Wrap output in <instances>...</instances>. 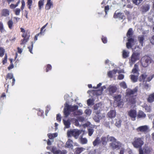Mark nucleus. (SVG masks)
Wrapping results in <instances>:
<instances>
[{
  "mask_svg": "<svg viewBox=\"0 0 154 154\" xmlns=\"http://www.w3.org/2000/svg\"><path fill=\"white\" fill-rule=\"evenodd\" d=\"M9 15V11L7 9H4L2 11V15L5 17L8 16Z\"/></svg>",
  "mask_w": 154,
  "mask_h": 154,
  "instance_id": "412c9836",
  "label": "nucleus"
},
{
  "mask_svg": "<svg viewBox=\"0 0 154 154\" xmlns=\"http://www.w3.org/2000/svg\"><path fill=\"white\" fill-rule=\"evenodd\" d=\"M146 115L142 111H140L137 114V118L144 119L145 118Z\"/></svg>",
  "mask_w": 154,
  "mask_h": 154,
  "instance_id": "aec40b11",
  "label": "nucleus"
},
{
  "mask_svg": "<svg viewBox=\"0 0 154 154\" xmlns=\"http://www.w3.org/2000/svg\"><path fill=\"white\" fill-rule=\"evenodd\" d=\"M94 131V130L93 128H89L88 130V133L89 136H91Z\"/></svg>",
  "mask_w": 154,
  "mask_h": 154,
  "instance_id": "f704fd0d",
  "label": "nucleus"
},
{
  "mask_svg": "<svg viewBox=\"0 0 154 154\" xmlns=\"http://www.w3.org/2000/svg\"><path fill=\"white\" fill-rule=\"evenodd\" d=\"M57 120L59 122H60L61 121V117L60 114H58L57 115Z\"/></svg>",
  "mask_w": 154,
  "mask_h": 154,
  "instance_id": "864d4df0",
  "label": "nucleus"
},
{
  "mask_svg": "<svg viewBox=\"0 0 154 154\" xmlns=\"http://www.w3.org/2000/svg\"><path fill=\"white\" fill-rule=\"evenodd\" d=\"M101 104L100 103L96 104L94 106V110H97V111H98L99 112H100V111L101 110Z\"/></svg>",
  "mask_w": 154,
  "mask_h": 154,
  "instance_id": "6ab92c4d",
  "label": "nucleus"
},
{
  "mask_svg": "<svg viewBox=\"0 0 154 154\" xmlns=\"http://www.w3.org/2000/svg\"><path fill=\"white\" fill-rule=\"evenodd\" d=\"M132 144L136 148H140L144 144V139L142 137H135L134 138Z\"/></svg>",
  "mask_w": 154,
  "mask_h": 154,
  "instance_id": "7ed1b4c3",
  "label": "nucleus"
},
{
  "mask_svg": "<svg viewBox=\"0 0 154 154\" xmlns=\"http://www.w3.org/2000/svg\"><path fill=\"white\" fill-rule=\"evenodd\" d=\"M85 149L83 147L77 148H76V152L77 153L79 154L83 151Z\"/></svg>",
  "mask_w": 154,
  "mask_h": 154,
  "instance_id": "e433bc0d",
  "label": "nucleus"
},
{
  "mask_svg": "<svg viewBox=\"0 0 154 154\" xmlns=\"http://www.w3.org/2000/svg\"><path fill=\"white\" fill-rule=\"evenodd\" d=\"M29 37H27L21 40V45L25 44L28 41L29 39Z\"/></svg>",
  "mask_w": 154,
  "mask_h": 154,
  "instance_id": "58836bf2",
  "label": "nucleus"
},
{
  "mask_svg": "<svg viewBox=\"0 0 154 154\" xmlns=\"http://www.w3.org/2000/svg\"><path fill=\"white\" fill-rule=\"evenodd\" d=\"M121 122L122 121L121 120L119 119H116L115 125L116 127L119 128L121 126Z\"/></svg>",
  "mask_w": 154,
  "mask_h": 154,
  "instance_id": "c756f323",
  "label": "nucleus"
},
{
  "mask_svg": "<svg viewBox=\"0 0 154 154\" xmlns=\"http://www.w3.org/2000/svg\"><path fill=\"white\" fill-rule=\"evenodd\" d=\"M121 87H122L124 89L126 88H127V86L125 82H122L120 84Z\"/></svg>",
  "mask_w": 154,
  "mask_h": 154,
  "instance_id": "37998d69",
  "label": "nucleus"
},
{
  "mask_svg": "<svg viewBox=\"0 0 154 154\" xmlns=\"http://www.w3.org/2000/svg\"><path fill=\"white\" fill-rule=\"evenodd\" d=\"M101 39H102V40L103 42L104 43H107V40L106 39V37H104V36H103L102 37Z\"/></svg>",
  "mask_w": 154,
  "mask_h": 154,
  "instance_id": "4d7b16f0",
  "label": "nucleus"
},
{
  "mask_svg": "<svg viewBox=\"0 0 154 154\" xmlns=\"http://www.w3.org/2000/svg\"><path fill=\"white\" fill-rule=\"evenodd\" d=\"M129 53L127 52L126 51L124 50L123 51L122 55L123 58H126L128 57Z\"/></svg>",
  "mask_w": 154,
  "mask_h": 154,
  "instance_id": "ea45409f",
  "label": "nucleus"
},
{
  "mask_svg": "<svg viewBox=\"0 0 154 154\" xmlns=\"http://www.w3.org/2000/svg\"><path fill=\"white\" fill-rule=\"evenodd\" d=\"M51 1V0H47V3L45 6L46 9L49 10L50 9L51 6L52 5V3Z\"/></svg>",
  "mask_w": 154,
  "mask_h": 154,
  "instance_id": "a878e982",
  "label": "nucleus"
},
{
  "mask_svg": "<svg viewBox=\"0 0 154 154\" xmlns=\"http://www.w3.org/2000/svg\"><path fill=\"white\" fill-rule=\"evenodd\" d=\"M144 151L146 154L149 153L150 152V149L148 147H145L143 150L140 148L139 149V154H144Z\"/></svg>",
  "mask_w": 154,
  "mask_h": 154,
  "instance_id": "ddd939ff",
  "label": "nucleus"
},
{
  "mask_svg": "<svg viewBox=\"0 0 154 154\" xmlns=\"http://www.w3.org/2000/svg\"><path fill=\"white\" fill-rule=\"evenodd\" d=\"M108 76L110 78L112 77V71H109L107 73Z\"/></svg>",
  "mask_w": 154,
  "mask_h": 154,
  "instance_id": "5fc2aeb1",
  "label": "nucleus"
},
{
  "mask_svg": "<svg viewBox=\"0 0 154 154\" xmlns=\"http://www.w3.org/2000/svg\"><path fill=\"white\" fill-rule=\"evenodd\" d=\"M107 138L103 136L101 138V142L103 145H106L107 143Z\"/></svg>",
  "mask_w": 154,
  "mask_h": 154,
  "instance_id": "cd10ccee",
  "label": "nucleus"
},
{
  "mask_svg": "<svg viewBox=\"0 0 154 154\" xmlns=\"http://www.w3.org/2000/svg\"><path fill=\"white\" fill-rule=\"evenodd\" d=\"M25 2L23 0L22 2V6L21 7V9L22 10H23V9L25 6Z\"/></svg>",
  "mask_w": 154,
  "mask_h": 154,
  "instance_id": "680f3d73",
  "label": "nucleus"
},
{
  "mask_svg": "<svg viewBox=\"0 0 154 154\" xmlns=\"http://www.w3.org/2000/svg\"><path fill=\"white\" fill-rule=\"evenodd\" d=\"M139 75H130L131 79L133 82H136L137 81L138 77Z\"/></svg>",
  "mask_w": 154,
  "mask_h": 154,
  "instance_id": "393cba45",
  "label": "nucleus"
},
{
  "mask_svg": "<svg viewBox=\"0 0 154 154\" xmlns=\"http://www.w3.org/2000/svg\"><path fill=\"white\" fill-rule=\"evenodd\" d=\"M145 62L147 64L145 65L144 66L146 67L148 65V64L150 63L151 62L150 58L149 57H144Z\"/></svg>",
  "mask_w": 154,
  "mask_h": 154,
  "instance_id": "72a5a7b5",
  "label": "nucleus"
},
{
  "mask_svg": "<svg viewBox=\"0 0 154 154\" xmlns=\"http://www.w3.org/2000/svg\"><path fill=\"white\" fill-rule=\"evenodd\" d=\"M20 12V8H17L15 11V14L17 15H19Z\"/></svg>",
  "mask_w": 154,
  "mask_h": 154,
  "instance_id": "3c124183",
  "label": "nucleus"
},
{
  "mask_svg": "<svg viewBox=\"0 0 154 154\" xmlns=\"http://www.w3.org/2000/svg\"><path fill=\"white\" fill-rule=\"evenodd\" d=\"M87 104L88 106L93 105V101L90 99L87 100Z\"/></svg>",
  "mask_w": 154,
  "mask_h": 154,
  "instance_id": "de8ad7c7",
  "label": "nucleus"
},
{
  "mask_svg": "<svg viewBox=\"0 0 154 154\" xmlns=\"http://www.w3.org/2000/svg\"><path fill=\"white\" fill-rule=\"evenodd\" d=\"M51 69V66L50 64H48L47 65V67L46 69V72H48V69Z\"/></svg>",
  "mask_w": 154,
  "mask_h": 154,
  "instance_id": "69168bd1",
  "label": "nucleus"
},
{
  "mask_svg": "<svg viewBox=\"0 0 154 154\" xmlns=\"http://www.w3.org/2000/svg\"><path fill=\"white\" fill-rule=\"evenodd\" d=\"M63 121L65 127L66 128H69L70 123L69 121V120L65 121L64 120H63Z\"/></svg>",
  "mask_w": 154,
  "mask_h": 154,
  "instance_id": "473e14b6",
  "label": "nucleus"
},
{
  "mask_svg": "<svg viewBox=\"0 0 154 154\" xmlns=\"http://www.w3.org/2000/svg\"><path fill=\"white\" fill-rule=\"evenodd\" d=\"M51 151L54 154H58L59 153H60V150H57V149L56 147L55 146L52 147Z\"/></svg>",
  "mask_w": 154,
  "mask_h": 154,
  "instance_id": "bb28decb",
  "label": "nucleus"
},
{
  "mask_svg": "<svg viewBox=\"0 0 154 154\" xmlns=\"http://www.w3.org/2000/svg\"><path fill=\"white\" fill-rule=\"evenodd\" d=\"M143 0H132V1L133 3L136 5H139Z\"/></svg>",
  "mask_w": 154,
  "mask_h": 154,
  "instance_id": "a19ab883",
  "label": "nucleus"
},
{
  "mask_svg": "<svg viewBox=\"0 0 154 154\" xmlns=\"http://www.w3.org/2000/svg\"><path fill=\"white\" fill-rule=\"evenodd\" d=\"M80 140L81 143L82 144H85L87 143L88 140L86 138H83L81 137H80Z\"/></svg>",
  "mask_w": 154,
  "mask_h": 154,
  "instance_id": "7c9ffc66",
  "label": "nucleus"
},
{
  "mask_svg": "<svg viewBox=\"0 0 154 154\" xmlns=\"http://www.w3.org/2000/svg\"><path fill=\"white\" fill-rule=\"evenodd\" d=\"M148 101L151 103L154 101V93L149 95L147 99Z\"/></svg>",
  "mask_w": 154,
  "mask_h": 154,
  "instance_id": "5701e85b",
  "label": "nucleus"
},
{
  "mask_svg": "<svg viewBox=\"0 0 154 154\" xmlns=\"http://www.w3.org/2000/svg\"><path fill=\"white\" fill-rule=\"evenodd\" d=\"M60 153H59L57 154H66L67 153L66 151L65 150H63L62 151L60 150Z\"/></svg>",
  "mask_w": 154,
  "mask_h": 154,
  "instance_id": "774afa93",
  "label": "nucleus"
},
{
  "mask_svg": "<svg viewBox=\"0 0 154 154\" xmlns=\"http://www.w3.org/2000/svg\"><path fill=\"white\" fill-rule=\"evenodd\" d=\"M107 115L110 118H114L116 115V111L115 110H111L108 112Z\"/></svg>",
  "mask_w": 154,
  "mask_h": 154,
  "instance_id": "dca6fc26",
  "label": "nucleus"
},
{
  "mask_svg": "<svg viewBox=\"0 0 154 154\" xmlns=\"http://www.w3.org/2000/svg\"><path fill=\"white\" fill-rule=\"evenodd\" d=\"M121 97V96L120 95H118L115 97V102H116V103H117L118 106L121 108L123 106V102L122 101H120Z\"/></svg>",
  "mask_w": 154,
  "mask_h": 154,
  "instance_id": "0eeeda50",
  "label": "nucleus"
},
{
  "mask_svg": "<svg viewBox=\"0 0 154 154\" xmlns=\"http://www.w3.org/2000/svg\"><path fill=\"white\" fill-rule=\"evenodd\" d=\"M128 42L126 43V46L129 49L132 47L131 44L134 43V39L132 38H128Z\"/></svg>",
  "mask_w": 154,
  "mask_h": 154,
  "instance_id": "4468645a",
  "label": "nucleus"
},
{
  "mask_svg": "<svg viewBox=\"0 0 154 154\" xmlns=\"http://www.w3.org/2000/svg\"><path fill=\"white\" fill-rule=\"evenodd\" d=\"M148 129V128L147 126L144 125L141 126L139 127L137 130L138 131H140L141 132H145Z\"/></svg>",
  "mask_w": 154,
  "mask_h": 154,
  "instance_id": "f3484780",
  "label": "nucleus"
},
{
  "mask_svg": "<svg viewBox=\"0 0 154 154\" xmlns=\"http://www.w3.org/2000/svg\"><path fill=\"white\" fill-rule=\"evenodd\" d=\"M7 54H6L5 55V57L4 58V59L3 60V64H5L7 62Z\"/></svg>",
  "mask_w": 154,
  "mask_h": 154,
  "instance_id": "052dcab7",
  "label": "nucleus"
},
{
  "mask_svg": "<svg viewBox=\"0 0 154 154\" xmlns=\"http://www.w3.org/2000/svg\"><path fill=\"white\" fill-rule=\"evenodd\" d=\"M109 9V5H107L105 7V12L106 14H107V13Z\"/></svg>",
  "mask_w": 154,
  "mask_h": 154,
  "instance_id": "bf43d9fd",
  "label": "nucleus"
},
{
  "mask_svg": "<svg viewBox=\"0 0 154 154\" xmlns=\"http://www.w3.org/2000/svg\"><path fill=\"white\" fill-rule=\"evenodd\" d=\"M138 89V87L137 86L133 90L128 89L126 90V97H128L127 100L131 104H134L135 103L136 96L134 95L137 93Z\"/></svg>",
  "mask_w": 154,
  "mask_h": 154,
  "instance_id": "f03ea898",
  "label": "nucleus"
},
{
  "mask_svg": "<svg viewBox=\"0 0 154 154\" xmlns=\"http://www.w3.org/2000/svg\"><path fill=\"white\" fill-rule=\"evenodd\" d=\"M103 124L106 127L110 128L109 122L104 121L103 122Z\"/></svg>",
  "mask_w": 154,
  "mask_h": 154,
  "instance_id": "49530a36",
  "label": "nucleus"
},
{
  "mask_svg": "<svg viewBox=\"0 0 154 154\" xmlns=\"http://www.w3.org/2000/svg\"><path fill=\"white\" fill-rule=\"evenodd\" d=\"M100 143V139L99 137H97L95 140L93 142V144L94 146H96L99 144Z\"/></svg>",
  "mask_w": 154,
  "mask_h": 154,
  "instance_id": "b1692460",
  "label": "nucleus"
},
{
  "mask_svg": "<svg viewBox=\"0 0 154 154\" xmlns=\"http://www.w3.org/2000/svg\"><path fill=\"white\" fill-rule=\"evenodd\" d=\"M107 90L109 91V94L112 95L116 91L117 88L115 86L110 85L108 88Z\"/></svg>",
  "mask_w": 154,
  "mask_h": 154,
  "instance_id": "9d476101",
  "label": "nucleus"
},
{
  "mask_svg": "<svg viewBox=\"0 0 154 154\" xmlns=\"http://www.w3.org/2000/svg\"><path fill=\"white\" fill-rule=\"evenodd\" d=\"M128 115L133 121H134L136 119L137 115L136 111L134 110H131L128 112Z\"/></svg>",
  "mask_w": 154,
  "mask_h": 154,
  "instance_id": "6e6552de",
  "label": "nucleus"
},
{
  "mask_svg": "<svg viewBox=\"0 0 154 154\" xmlns=\"http://www.w3.org/2000/svg\"><path fill=\"white\" fill-rule=\"evenodd\" d=\"M81 133V131L74 129L70 131H68L67 132V136L68 138L73 136L75 139H77Z\"/></svg>",
  "mask_w": 154,
  "mask_h": 154,
  "instance_id": "20e7f679",
  "label": "nucleus"
},
{
  "mask_svg": "<svg viewBox=\"0 0 154 154\" xmlns=\"http://www.w3.org/2000/svg\"><path fill=\"white\" fill-rule=\"evenodd\" d=\"M124 75L120 74H119L118 77V79L119 80H122L124 79Z\"/></svg>",
  "mask_w": 154,
  "mask_h": 154,
  "instance_id": "603ef678",
  "label": "nucleus"
},
{
  "mask_svg": "<svg viewBox=\"0 0 154 154\" xmlns=\"http://www.w3.org/2000/svg\"><path fill=\"white\" fill-rule=\"evenodd\" d=\"M50 109V106H47V109L45 110V115L46 116H47V114L48 113Z\"/></svg>",
  "mask_w": 154,
  "mask_h": 154,
  "instance_id": "13d9d810",
  "label": "nucleus"
},
{
  "mask_svg": "<svg viewBox=\"0 0 154 154\" xmlns=\"http://www.w3.org/2000/svg\"><path fill=\"white\" fill-rule=\"evenodd\" d=\"M85 125L87 127H89L90 128H94L95 127V125H93L91 124L89 122H87L85 124Z\"/></svg>",
  "mask_w": 154,
  "mask_h": 154,
  "instance_id": "4c0bfd02",
  "label": "nucleus"
},
{
  "mask_svg": "<svg viewBox=\"0 0 154 154\" xmlns=\"http://www.w3.org/2000/svg\"><path fill=\"white\" fill-rule=\"evenodd\" d=\"M96 115L93 117L94 120L96 122H99L100 121L101 119L103 116L98 111L95 112Z\"/></svg>",
  "mask_w": 154,
  "mask_h": 154,
  "instance_id": "423d86ee",
  "label": "nucleus"
},
{
  "mask_svg": "<svg viewBox=\"0 0 154 154\" xmlns=\"http://www.w3.org/2000/svg\"><path fill=\"white\" fill-rule=\"evenodd\" d=\"M107 140L108 141H110L112 142H114L116 141V139L113 137H109L108 135L107 137Z\"/></svg>",
  "mask_w": 154,
  "mask_h": 154,
  "instance_id": "c9c22d12",
  "label": "nucleus"
},
{
  "mask_svg": "<svg viewBox=\"0 0 154 154\" xmlns=\"http://www.w3.org/2000/svg\"><path fill=\"white\" fill-rule=\"evenodd\" d=\"M5 50L2 48L0 47V57H2L4 55Z\"/></svg>",
  "mask_w": 154,
  "mask_h": 154,
  "instance_id": "a18cd8bd",
  "label": "nucleus"
},
{
  "mask_svg": "<svg viewBox=\"0 0 154 154\" xmlns=\"http://www.w3.org/2000/svg\"><path fill=\"white\" fill-rule=\"evenodd\" d=\"M114 17L115 18H119L121 19H125V17L122 13L117 12L116 11L114 15Z\"/></svg>",
  "mask_w": 154,
  "mask_h": 154,
  "instance_id": "9b49d317",
  "label": "nucleus"
},
{
  "mask_svg": "<svg viewBox=\"0 0 154 154\" xmlns=\"http://www.w3.org/2000/svg\"><path fill=\"white\" fill-rule=\"evenodd\" d=\"M133 34L132 29L130 28L128 31L127 34V35L128 38H129L132 36Z\"/></svg>",
  "mask_w": 154,
  "mask_h": 154,
  "instance_id": "2f4dec72",
  "label": "nucleus"
},
{
  "mask_svg": "<svg viewBox=\"0 0 154 154\" xmlns=\"http://www.w3.org/2000/svg\"><path fill=\"white\" fill-rule=\"evenodd\" d=\"M32 0H28L27 3L28 4V5L29 6L28 8L30 9H31V6L32 5Z\"/></svg>",
  "mask_w": 154,
  "mask_h": 154,
  "instance_id": "8fccbe9b",
  "label": "nucleus"
},
{
  "mask_svg": "<svg viewBox=\"0 0 154 154\" xmlns=\"http://www.w3.org/2000/svg\"><path fill=\"white\" fill-rule=\"evenodd\" d=\"M33 42H32V45H31V47L30 46V47H28V48L29 49V51L32 54V49L33 48Z\"/></svg>",
  "mask_w": 154,
  "mask_h": 154,
  "instance_id": "6e6d98bb",
  "label": "nucleus"
},
{
  "mask_svg": "<svg viewBox=\"0 0 154 154\" xmlns=\"http://www.w3.org/2000/svg\"><path fill=\"white\" fill-rule=\"evenodd\" d=\"M64 105V113L65 117L68 116L70 112H73L74 116H80L83 114V111L81 109L76 110L78 108V106L77 105H69L66 102Z\"/></svg>",
  "mask_w": 154,
  "mask_h": 154,
  "instance_id": "f257e3e1",
  "label": "nucleus"
},
{
  "mask_svg": "<svg viewBox=\"0 0 154 154\" xmlns=\"http://www.w3.org/2000/svg\"><path fill=\"white\" fill-rule=\"evenodd\" d=\"M8 25L9 28L10 29H12L14 23L13 21L11 20H10L7 23Z\"/></svg>",
  "mask_w": 154,
  "mask_h": 154,
  "instance_id": "c85d7f7f",
  "label": "nucleus"
},
{
  "mask_svg": "<svg viewBox=\"0 0 154 154\" xmlns=\"http://www.w3.org/2000/svg\"><path fill=\"white\" fill-rule=\"evenodd\" d=\"M150 41L152 44H154V35L152 36L150 39Z\"/></svg>",
  "mask_w": 154,
  "mask_h": 154,
  "instance_id": "338daca9",
  "label": "nucleus"
},
{
  "mask_svg": "<svg viewBox=\"0 0 154 154\" xmlns=\"http://www.w3.org/2000/svg\"><path fill=\"white\" fill-rule=\"evenodd\" d=\"M38 4L39 8L40 9L41 8L42 6H43V2L42 0H40L39 1Z\"/></svg>",
  "mask_w": 154,
  "mask_h": 154,
  "instance_id": "09e8293b",
  "label": "nucleus"
},
{
  "mask_svg": "<svg viewBox=\"0 0 154 154\" xmlns=\"http://www.w3.org/2000/svg\"><path fill=\"white\" fill-rule=\"evenodd\" d=\"M147 77V75L146 74H143L141 75V78L140 79V81H144V79L146 78Z\"/></svg>",
  "mask_w": 154,
  "mask_h": 154,
  "instance_id": "c03bdc74",
  "label": "nucleus"
},
{
  "mask_svg": "<svg viewBox=\"0 0 154 154\" xmlns=\"http://www.w3.org/2000/svg\"><path fill=\"white\" fill-rule=\"evenodd\" d=\"M150 8L149 5L146 4L143 6L142 7V12L145 13L149 11Z\"/></svg>",
  "mask_w": 154,
  "mask_h": 154,
  "instance_id": "a211bd4d",
  "label": "nucleus"
},
{
  "mask_svg": "<svg viewBox=\"0 0 154 154\" xmlns=\"http://www.w3.org/2000/svg\"><path fill=\"white\" fill-rule=\"evenodd\" d=\"M138 40L139 43L141 44L142 46H143V41L144 40V37L143 35H139L138 37Z\"/></svg>",
  "mask_w": 154,
  "mask_h": 154,
  "instance_id": "4be33fe9",
  "label": "nucleus"
},
{
  "mask_svg": "<svg viewBox=\"0 0 154 154\" xmlns=\"http://www.w3.org/2000/svg\"><path fill=\"white\" fill-rule=\"evenodd\" d=\"M111 148L113 149H118L121 146V143L119 141H116L111 143L109 144Z\"/></svg>",
  "mask_w": 154,
  "mask_h": 154,
  "instance_id": "39448f33",
  "label": "nucleus"
},
{
  "mask_svg": "<svg viewBox=\"0 0 154 154\" xmlns=\"http://www.w3.org/2000/svg\"><path fill=\"white\" fill-rule=\"evenodd\" d=\"M73 143L72 140L69 139L66 143V147L72 149L73 147Z\"/></svg>",
  "mask_w": 154,
  "mask_h": 154,
  "instance_id": "2eb2a0df",
  "label": "nucleus"
},
{
  "mask_svg": "<svg viewBox=\"0 0 154 154\" xmlns=\"http://www.w3.org/2000/svg\"><path fill=\"white\" fill-rule=\"evenodd\" d=\"M13 75L11 73H9L7 75V78L11 79L13 78Z\"/></svg>",
  "mask_w": 154,
  "mask_h": 154,
  "instance_id": "e2e57ef3",
  "label": "nucleus"
},
{
  "mask_svg": "<svg viewBox=\"0 0 154 154\" xmlns=\"http://www.w3.org/2000/svg\"><path fill=\"white\" fill-rule=\"evenodd\" d=\"M92 112L91 110L89 109H87L85 111V113L87 115H90Z\"/></svg>",
  "mask_w": 154,
  "mask_h": 154,
  "instance_id": "79ce46f5",
  "label": "nucleus"
},
{
  "mask_svg": "<svg viewBox=\"0 0 154 154\" xmlns=\"http://www.w3.org/2000/svg\"><path fill=\"white\" fill-rule=\"evenodd\" d=\"M132 73L135 75H139L138 72V66L137 64L134 65V67L132 70Z\"/></svg>",
  "mask_w": 154,
  "mask_h": 154,
  "instance_id": "f8f14e48",
  "label": "nucleus"
},
{
  "mask_svg": "<svg viewBox=\"0 0 154 154\" xmlns=\"http://www.w3.org/2000/svg\"><path fill=\"white\" fill-rule=\"evenodd\" d=\"M139 54L138 53H133L131 58V61L132 63H135L137 60L139 59Z\"/></svg>",
  "mask_w": 154,
  "mask_h": 154,
  "instance_id": "1a4fd4ad",
  "label": "nucleus"
},
{
  "mask_svg": "<svg viewBox=\"0 0 154 154\" xmlns=\"http://www.w3.org/2000/svg\"><path fill=\"white\" fill-rule=\"evenodd\" d=\"M154 77V75H153L152 76L148 77L147 79V80H146V81L148 82H150L152 80V79L153 78V77Z\"/></svg>",
  "mask_w": 154,
  "mask_h": 154,
  "instance_id": "0e129e2a",
  "label": "nucleus"
}]
</instances>
